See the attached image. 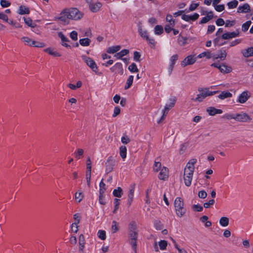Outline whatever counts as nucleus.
<instances>
[{
	"label": "nucleus",
	"instance_id": "1",
	"mask_svg": "<svg viewBox=\"0 0 253 253\" xmlns=\"http://www.w3.org/2000/svg\"><path fill=\"white\" fill-rule=\"evenodd\" d=\"M196 163V159H191L186 164L184 169L183 180L185 185L187 187L190 186L191 184L195 169V165Z\"/></svg>",
	"mask_w": 253,
	"mask_h": 253
},
{
	"label": "nucleus",
	"instance_id": "2",
	"mask_svg": "<svg viewBox=\"0 0 253 253\" xmlns=\"http://www.w3.org/2000/svg\"><path fill=\"white\" fill-rule=\"evenodd\" d=\"M137 238L138 230L136 224L135 222L131 221L128 225V240L135 253L137 252Z\"/></svg>",
	"mask_w": 253,
	"mask_h": 253
},
{
	"label": "nucleus",
	"instance_id": "3",
	"mask_svg": "<svg viewBox=\"0 0 253 253\" xmlns=\"http://www.w3.org/2000/svg\"><path fill=\"white\" fill-rule=\"evenodd\" d=\"M199 93L195 98H192L191 101L195 102H202L204 99L209 96H212L218 92L217 91H211L209 88H200L198 89Z\"/></svg>",
	"mask_w": 253,
	"mask_h": 253
},
{
	"label": "nucleus",
	"instance_id": "4",
	"mask_svg": "<svg viewBox=\"0 0 253 253\" xmlns=\"http://www.w3.org/2000/svg\"><path fill=\"white\" fill-rule=\"evenodd\" d=\"M174 208L176 215L179 217L183 216L186 210L184 207V202L182 199L177 197L174 201Z\"/></svg>",
	"mask_w": 253,
	"mask_h": 253
},
{
	"label": "nucleus",
	"instance_id": "5",
	"mask_svg": "<svg viewBox=\"0 0 253 253\" xmlns=\"http://www.w3.org/2000/svg\"><path fill=\"white\" fill-rule=\"evenodd\" d=\"M55 20L60 21L64 25H68L71 20L69 8L62 10L59 16L55 17Z\"/></svg>",
	"mask_w": 253,
	"mask_h": 253
},
{
	"label": "nucleus",
	"instance_id": "6",
	"mask_svg": "<svg viewBox=\"0 0 253 253\" xmlns=\"http://www.w3.org/2000/svg\"><path fill=\"white\" fill-rule=\"evenodd\" d=\"M81 58L86 65L94 72H98V67L95 62L90 57L85 55L81 56Z\"/></svg>",
	"mask_w": 253,
	"mask_h": 253
},
{
	"label": "nucleus",
	"instance_id": "7",
	"mask_svg": "<svg viewBox=\"0 0 253 253\" xmlns=\"http://www.w3.org/2000/svg\"><path fill=\"white\" fill-rule=\"evenodd\" d=\"M175 102L176 99L174 98H171L169 99V103L166 105L163 111V116H162L160 121L158 122L159 123L165 119L167 114L168 113L169 111L174 107Z\"/></svg>",
	"mask_w": 253,
	"mask_h": 253
},
{
	"label": "nucleus",
	"instance_id": "8",
	"mask_svg": "<svg viewBox=\"0 0 253 253\" xmlns=\"http://www.w3.org/2000/svg\"><path fill=\"white\" fill-rule=\"evenodd\" d=\"M71 20L78 21L81 20L84 15L83 12L75 8H69Z\"/></svg>",
	"mask_w": 253,
	"mask_h": 253
},
{
	"label": "nucleus",
	"instance_id": "9",
	"mask_svg": "<svg viewBox=\"0 0 253 253\" xmlns=\"http://www.w3.org/2000/svg\"><path fill=\"white\" fill-rule=\"evenodd\" d=\"M138 33L141 38L145 39L149 44L153 46H155V41L154 39L149 38L148 33L147 30L142 29V27H140L138 29Z\"/></svg>",
	"mask_w": 253,
	"mask_h": 253
},
{
	"label": "nucleus",
	"instance_id": "10",
	"mask_svg": "<svg viewBox=\"0 0 253 253\" xmlns=\"http://www.w3.org/2000/svg\"><path fill=\"white\" fill-rule=\"evenodd\" d=\"M197 57L194 55H190L186 57L181 62L182 67H185L194 64L196 61Z\"/></svg>",
	"mask_w": 253,
	"mask_h": 253
},
{
	"label": "nucleus",
	"instance_id": "11",
	"mask_svg": "<svg viewBox=\"0 0 253 253\" xmlns=\"http://www.w3.org/2000/svg\"><path fill=\"white\" fill-rule=\"evenodd\" d=\"M251 93L248 90L243 91L238 96V102L241 104L245 103L251 97Z\"/></svg>",
	"mask_w": 253,
	"mask_h": 253
},
{
	"label": "nucleus",
	"instance_id": "12",
	"mask_svg": "<svg viewBox=\"0 0 253 253\" xmlns=\"http://www.w3.org/2000/svg\"><path fill=\"white\" fill-rule=\"evenodd\" d=\"M110 70L112 73H117L120 75H123L124 73L123 65L120 62L116 63L113 67L110 68Z\"/></svg>",
	"mask_w": 253,
	"mask_h": 253
},
{
	"label": "nucleus",
	"instance_id": "13",
	"mask_svg": "<svg viewBox=\"0 0 253 253\" xmlns=\"http://www.w3.org/2000/svg\"><path fill=\"white\" fill-rule=\"evenodd\" d=\"M178 56L177 54L172 55L169 60V65L168 67V71L169 74H171L176 61L178 60Z\"/></svg>",
	"mask_w": 253,
	"mask_h": 253
},
{
	"label": "nucleus",
	"instance_id": "14",
	"mask_svg": "<svg viewBox=\"0 0 253 253\" xmlns=\"http://www.w3.org/2000/svg\"><path fill=\"white\" fill-rule=\"evenodd\" d=\"M169 176V170L165 167H163L160 170L159 175V178L161 180H166Z\"/></svg>",
	"mask_w": 253,
	"mask_h": 253
},
{
	"label": "nucleus",
	"instance_id": "15",
	"mask_svg": "<svg viewBox=\"0 0 253 253\" xmlns=\"http://www.w3.org/2000/svg\"><path fill=\"white\" fill-rule=\"evenodd\" d=\"M58 36L61 40V45L65 47L71 48V46L68 43L69 42V39L66 38L62 32H59Z\"/></svg>",
	"mask_w": 253,
	"mask_h": 253
},
{
	"label": "nucleus",
	"instance_id": "16",
	"mask_svg": "<svg viewBox=\"0 0 253 253\" xmlns=\"http://www.w3.org/2000/svg\"><path fill=\"white\" fill-rule=\"evenodd\" d=\"M207 112L210 116H214L216 114H220L222 113V110L221 109H216L213 107H209L206 109Z\"/></svg>",
	"mask_w": 253,
	"mask_h": 253
},
{
	"label": "nucleus",
	"instance_id": "17",
	"mask_svg": "<svg viewBox=\"0 0 253 253\" xmlns=\"http://www.w3.org/2000/svg\"><path fill=\"white\" fill-rule=\"evenodd\" d=\"M251 118L246 113L242 112L238 114V122L247 123L250 122Z\"/></svg>",
	"mask_w": 253,
	"mask_h": 253
},
{
	"label": "nucleus",
	"instance_id": "18",
	"mask_svg": "<svg viewBox=\"0 0 253 253\" xmlns=\"http://www.w3.org/2000/svg\"><path fill=\"white\" fill-rule=\"evenodd\" d=\"M251 11V6L247 3L238 6V13H247Z\"/></svg>",
	"mask_w": 253,
	"mask_h": 253
},
{
	"label": "nucleus",
	"instance_id": "19",
	"mask_svg": "<svg viewBox=\"0 0 253 253\" xmlns=\"http://www.w3.org/2000/svg\"><path fill=\"white\" fill-rule=\"evenodd\" d=\"M223 32V28H221L218 29L216 33V38L213 40L215 44L222 45V43H220V40H221V35Z\"/></svg>",
	"mask_w": 253,
	"mask_h": 253
},
{
	"label": "nucleus",
	"instance_id": "20",
	"mask_svg": "<svg viewBox=\"0 0 253 253\" xmlns=\"http://www.w3.org/2000/svg\"><path fill=\"white\" fill-rule=\"evenodd\" d=\"M199 17V15L197 13H195L193 15H183L182 16V18L183 20H185V21L189 22L191 20L192 21H195L197 20Z\"/></svg>",
	"mask_w": 253,
	"mask_h": 253
},
{
	"label": "nucleus",
	"instance_id": "21",
	"mask_svg": "<svg viewBox=\"0 0 253 253\" xmlns=\"http://www.w3.org/2000/svg\"><path fill=\"white\" fill-rule=\"evenodd\" d=\"M114 165H115L114 161L112 160L111 157H109L108 159V160L106 163V171L108 172H111L113 169V167H114Z\"/></svg>",
	"mask_w": 253,
	"mask_h": 253
},
{
	"label": "nucleus",
	"instance_id": "22",
	"mask_svg": "<svg viewBox=\"0 0 253 253\" xmlns=\"http://www.w3.org/2000/svg\"><path fill=\"white\" fill-rule=\"evenodd\" d=\"M226 53L224 50H220L217 54H213V60L220 59L223 60L225 59Z\"/></svg>",
	"mask_w": 253,
	"mask_h": 253
},
{
	"label": "nucleus",
	"instance_id": "23",
	"mask_svg": "<svg viewBox=\"0 0 253 253\" xmlns=\"http://www.w3.org/2000/svg\"><path fill=\"white\" fill-rule=\"evenodd\" d=\"M44 51L54 57H60L61 55L59 52L55 50L52 47L46 48L44 49Z\"/></svg>",
	"mask_w": 253,
	"mask_h": 253
},
{
	"label": "nucleus",
	"instance_id": "24",
	"mask_svg": "<svg viewBox=\"0 0 253 253\" xmlns=\"http://www.w3.org/2000/svg\"><path fill=\"white\" fill-rule=\"evenodd\" d=\"M101 6V3L97 2L90 4L89 5V8L92 12H96L99 10Z\"/></svg>",
	"mask_w": 253,
	"mask_h": 253
},
{
	"label": "nucleus",
	"instance_id": "25",
	"mask_svg": "<svg viewBox=\"0 0 253 253\" xmlns=\"http://www.w3.org/2000/svg\"><path fill=\"white\" fill-rule=\"evenodd\" d=\"M237 36L236 33L233 32H226L222 34L221 35V39L223 40H230L233 38L236 37Z\"/></svg>",
	"mask_w": 253,
	"mask_h": 253
},
{
	"label": "nucleus",
	"instance_id": "26",
	"mask_svg": "<svg viewBox=\"0 0 253 253\" xmlns=\"http://www.w3.org/2000/svg\"><path fill=\"white\" fill-rule=\"evenodd\" d=\"M205 57H206L207 59H213V54L211 53V51L209 50H207L205 52H203L199 54L197 56V57L199 58H202Z\"/></svg>",
	"mask_w": 253,
	"mask_h": 253
},
{
	"label": "nucleus",
	"instance_id": "27",
	"mask_svg": "<svg viewBox=\"0 0 253 253\" xmlns=\"http://www.w3.org/2000/svg\"><path fill=\"white\" fill-rule=\"evenodd\" d=\"M17 13L20 15L28 14L30 13L29 9L24 5L19 6Z\"/></svg>",
	"mask_w": 253,
	"mask_h": 253
},
{
	"label": "nucleus",
	"instance_id": "28",
	"mask_svg": "<svg viewBox=\"0 0 253 253\" xmlns=\"http://www.w3.org/2000/svg\"><path fill=\"white\" fill-rule=\"evenodd\" d=\"M134 185H131L130 187V189L128 194V202L129 203V205L131 204V202L133 200V196H134Z\"/></svg>",
	"mask_w": 253,
	"mask_h": 253
},
{
	"label": "nucleus",
	"instance_id": "29",
	"mask_svg": "<svg viewBox=\"0 0 253 253\" xmlns=\"http://www.w3.org/2000/svg\"><path fill=\"white\" fill-rule=\"evenodd\" d=\"M21 41L26 45L32 46L33 45L34 40L28 37H23L21 38Z\"/></svg>",
	"mask_w": 253,
	"mask_h": 253
},
{
	"label": "nucleus",
	"instance_id": "30",
	"mask_svg": "<svg viewBox=\"0 0 253 253\" xmlns=\"http://www.w3.org/2000/svg\"><path fill=\"white\" fill-rule=\"evenodd\" d=\"M229 220L227 217H221L219 220V224L222 227H227L229 224Z\"/></svg>",
	"mask_w": 253,
	"mask_h": 253
},
{
	"label": "nucleus",
	"instance_id": "31",
	"mask_svg": "<svg viewBox=\"0 0 253 253\" xmlns=\"http://www.w3.org/2000/svg\"><path fill=\"white\" fill-rule=\"evenodd\" d=\"M120 49L121 46L120 45L110 46L107 49V52L110 54L115 53L119 51Z\"/></svg>",
	"mask_w": 253,
	"mask_h": 253
},
{
	"label": "nucleus",
	"instance_id": "32",
	"mask_svg": "<svg viewBox=\"0 0 253 253\" xmlns=\"http://www.w3.org/2000/svg\"><path fill=\"white\" fill-rule=\"evenodd\" d=\"M79 244L80 250L83 251L85 245L84 237L83 234L80 235L79 238Z\"/></svg>",
	"mask_w": 253,
	"mask_h": 253
},
{
	"label": "nucleus",
	"instance_id": "33",
	"mask_svg": "<svg viewBox=\"0 0 253 253\" xmlns=\"http://www.w3.org/2000/svg\"><path fill=\"white\" fill-rule=\"evenodd\" d=\"M24 21L26 25L31 28H35L36 26V24L34 23L33 20L29 17H24Z\"/></svg>",
	"mask_w": 253,
	"mask_h": 253
},
{
	"label": "nucleus",
	"instance_id": "34",
	"mask_svg": "<svg viewBox=\"0 0 253 253\" xmlns=\"http://www.w3.org/2000/svg\"><path fill=\"white\" fill-rule=\"evenodd\" d=\"M129 53V50L128 49H123L121 50L120 52L117 53L115 54L114 56L116 57L117 59H121L123 56L126 55Z\"/></svg>",
	"mask_w": 253,
	"mask_h": 253
},
{
	"label": "nucleus",
	"instance_id": "35",
	"mask_svg": "<svg viewBox=\"0 0 253 253\" xmlns=\"http://www.w3.org/2000/svg\"><path fill=\"white\" fill-rule=\"evenodd\" d=\"M133 79H134L133 76L131 75V76H129V77L127 79L126 82V84L125 86V89H127L130 87V86H131V85L132 84V83L133 81Z\"/></svg>",
	"mask_w": 253,
	"mask_h": 253
},
{
	"label": "nucleus",
	"instance_id": "36",
	"mask_svg": "<svg viewBox=\"0 0 253 253\" xmlns=\"http://www.w3.org/2000/svg\"><path fill=\"white\" fill-rule=\"evenodd\" d=\"M126 148L125 146H121L120 147V155L122 159H125L126 157Z\"/></svg>",
	"mask_w": 253,
	"mask_h": 253
},
{
	"label": "nucleus",
	"instance_id": "37",
	"mask_svg": "<svg viewBox=\"0 0 253 253\" xmlns=\"http://www.w3.org/2000/svg\"><path fill=\"white\" fill-rule=\"evenodd\" d=\"M243 54L245 57H249L253 56V47H251L243 51Z\"/></svg>",
	"mask_w": 253,
	"mask_h": 253
},
{
	"label": "nucleus",
	"instance_id": "38",
	"mask_svg": "<svg viewBox=\"0 0 253 253\" xmlns=\"http://www.w3.org/2000/svg\"><path fill=\"white\" fill-rule=\"evenodd\" d=\"M232 94L229 92L222 91L219 95L218 98L220 99H224L227 98L231 97Z\"/></svg>",
	"mask_w": 253,
	"mask_h": 253
},
{
	"label": "nucleus",
	"instance_id": "39",
	"mask_svg": "<svg viewBox=\"0 0 253 253\" xmlns=\"http://www.w3.org/2000/svg\"><path fill=\"white\" fill-rule=\"evenodd\" d=\"M212 18V12H209V14L205 17H203L201 22V24L206 23L209 22Z\"/></svg>",
	"mask_w": 253,
	"mask_h": 253
},
{
	"label": "nucleus",
	"instance_id": "40",
	"mask_svg": "<svg viewBox=\"0 0 253 253\" xmlns=\"http://www.w3.org/2000/svg\"><path fill=\"white\" fill-rule=\"evenodd\" d=\"M75 200L78 202L80 203L84 198V194L81 191L77 192L75 194Z\"/></svg>",
	"mask_w": 253,
	"mask_h": 253
},
{
	"label": "nucleus",
	"instance_id": "41",
	"mask_svg": "<svg viewBox=\"0 0 253 253\" xmlns=\"http://www.w3.org/2000/svg\"><path fill=\"white\" fill-rule=\"evenodd\" d=\"M113 194L116 197H121L123 195V190L122 188L119 187H118L117 189L114 190Z\"/></svg>",
	"mask_w": 253,
	"mask_h": 253
},
{
	"label": "nucleus",
	"instance_id": "42",
	"mask_svg": "<svg viewBox=\"0 0 253 253\" xmlns=\"http://www.w3.org/2000/svg\"><path fill=\"white\" fill-rule=\"evenodd\" d=\"M91 41L88 38L80 39L79 42L80 44L84 46H87L90 44Z\"/></svg>",
	"mask_w": 253,
	"mask_h": 253
},
{
	"label": "nucleus",
	"instance_id": "43",
	"mask_svg": "<svg viewBox=\"0 0 253 253\" xmlns=\"http://www.w3.org/2000/svg\"><path fill=\"white\" fill-rule=\"evenodd\" d=\"M166 21L169 23L168 24L170 25L172 27H174L175 25V21L173 19V17L170 14H167L166 16Z\"/></svg>",
	"mask_w": 253,
	"mask_h": 253
},
{
	"label": "nucleus",
	"instance_id": "44",
	"mask_svg": "<svg viewBox=\"0 0 253 253\" xmlns=\"http://www.w3.org/2000/svg\"><path fill=\"white\" fill-rule=\"evenodd\" d=\"M158 245L160 250L163 251L166 249L168 246V242L166 240H161L159 242Z\"/></svg>",
	"mask_w": 253,
	"mask_h": 253
},
{
	"label": "nucleus",
	"instance_id": "45",
	"mask_svg": "<svg viewBox=\"0 0 253 253\" xmlns=\"http://www.w3.org/2000/svg\"><path fill=\"white\" fill-rule=\"evenodd\" d=\"M119 231V225L118 223L116 221H113L112 222V224L111 226V232L113 233H115Z\"/></svg>",
	"mask_w": 253,
	"mask_h": 253
},
{
	"label": "nucleus",
	"instance_id": "46",
	"mask_svg": "<svg viewBox=\"0 0 253 253\" xmlns=\"http://www.w3.org/2000/svg\"><path fill=\"white\" fill-rule=\"evenodd\" d=\"M220 67V69H219L220 71L223 73H227L230 72L231 71V69L230 67H227V66H226L224 64L221 65V67Z\"/></svg>",
	"mask_w": 253,
	"mask_h": 253
},
{
	"label": "nucleus",
	"instance_id": "47",
	"mask_svg": "<svg viewBox=\"0 0 253 253\" xmlns=\"http://www.w3.org/2000/svg\"><path fill=\"white\" fill-rule=\"evenodd\" d=\"M106 190V185L102 180L99 183V194H104Z\"/></svg>",
	"mask_w": 253,
	"mask_h": 253
},
{
	"label": "nucleus",
	"instance_id": "48",
	"mask_svg": "<svg viewBox=\"0 0 253 253\" xmlns=\"http://www.w3.org/2000/svg\"><path fill=\"white\" fill-rule=\"evenodd\" d=\"M154 31L156 35H161L163 33V28L161 25H157L154 28Z\"/></svg>",
	"mask_w": 253,
	"mask_h": 253
},
{
	"label": "nucleus",
	"instance_id": "49",
	"mask_svg": "<svg viewBox=\"0 0 253 253\" xmlns=\"http://www.w3.org/2000/svg\"><path fill=\"white\" fill-rule=\"evenodd\" d=\"M97 235L99 238L102 240H105L106 239V232L104 230H99L98 231Z\"/></svg>",
	"mask_w": 253,
	"mask_h": 253
},
{
	"label": "nucleus",
	"instance_id": "50",
	"mask_svg": "<svg viewBox=\"0 0 253 253\" xmlns=\"http://www.w3.org/2000/svg\"><path fill=\"white\" fill-rule=\"evenodd\" d=\"M84 153V151L83 149H78L75 152L74 154L76 158L79 159L83 155Z\"/></svg>",
	"mask_w": 253,
	"mask_h": 253
},
{
	"label": "nucleus",
	"instance_id": "51",
	"mask_svg": "<svg viewBox=\"0 0 253 253\" xmlns=\"http://www.w3.org/2000/svg\"><path fill=\"white\" fill-rule=\"evenodd\" d=\"M251 23H252V22L251 21H247L244 24H243L242 26V30L243 32L247 31L249 29Z\"/></svg>",
	"mask_w": 253,
	"mask_h": 253
},
{
	"label": "nucleus",
	"instance_id": "52",
	"mask_svg": "<svg viewBox=\"0 0 253 253\" xmlns=\"http://www.w3.org/2000/svg\"><path fill=\"white\" fill-rule=\"evenodd\" d=\"M45 43L42 42H40L34 40L33 45L32 46L36 47H44L45 46Z\"/></svg>",
	"mask_w": 253,
	"mask_h": 253
},
{
	"label": "nucleus",
	"instance_id": "53",
	"mask_svg": "<svg viewBox=\"0 0 253 253\" xmlns=\"http://www.w3.org/2000/svg\"><path fill=\"white\" fill-rule=\"evenodd\" d=\"M128 70L131 72H137L138 71L136 65L134 63L129 66Z\"/></svg>",
	"mask_w": 253,
	"mask_h": 253
},
{
	"label": "nucleus",
	"instance_id": "54",
	"mask_svg": "<svg viewBox=\"0 0 253 253\" xmlns=\"http://www.w3.org/2000/svg\"><path fill=\"white\" fill-rule=\"evenodd\" d=\"M227 6L229 9H232L236 7L237 6V1L236 0L229 2L227 3Z\"/></svg>",
	"mask_w": 253,
	"mask_h": 253
},
{
	"label": "nucleus",
	"instance_id": "55",
	"mask_svg": "<svg viewBox=\"0 0 253 253\" xmlns=\"http://www.w3.org/2000/svg\"><path fill=\"white\" fill-rule=\"evenodd\" d=\"M121 141L123 144H127L130 142V139L126 135H124L121 138Z\"/></svg>",
	"mask_w": 253,
	"mask_h": 253
},
{
	"label": "nucleus",
	"instance_id": "56",
	"mask_svg": "<svg viewBox=\"0 0 253 253\" xmlns=\"http://www.w3.org/2000/svg\"><path fill=\"white\" fill-rule=\"evenodd\" d=\"M161 169V163L160 162H155L153 167L154 170L157 172L160 170Z\"/></svg>",
	"mask_w": 253,
	"mask_h": 253
},
{
	"label": "nucleus",
	"instance_id": "57",
	"mask_svg": "<svg viewBox=\"0 0 253 253\" xmlns=\"http://www.w3.org/2000/svg\"><path fill=\"white\" fill-rule=\"evenodd\" d=\"M187 39L183 37H179L178 39V43L182 46L184 45L186 43Z\"/></svg>",
	"mask_w": 253,
	"mask_h": 253
},
{
	"label": "nucleus",
	"instance_id": "58",
	"mask_svg": "<svg viewBox=\"0 0 253 253\" xmlns=\"http://www.w3.org/2000/svg\"><path fill=\"white\" fill-rule=\"evenodd\" d=\"M236 23V20H226L225 21V27H231L233 26L234 25H235Z\"/></svg>",
	"mask_w": 253,
	"mask_h": 253
},
{
	"label": "nucleus",
	"instance_id": "59",
	"mask_svg": "<svg viewBox=\"0 0 253 253\" xmlns=\"http://www.w3.org/2000/svg\"><path fill=\"white\" fill-rule=\"evenodd\" d=\"M0 4L2 7H7L10 5V2L6 0H1Z\"/></svg>",
	"mask_w": 253,
	"mask_h": 253
},
{
	"label": "nucleus",
	"instance_id": "60",
	"mask_svg": "<svg viewBox=\"0 0 253 253\" xmlns=\"http://www.w3.org/2000/svg\"><path fill=\"white\" fill-rule=\"evenodd\" d=\"M70 37L73 41H77L78 40V33L76 31H73L70 34Z\"/></svg>",
	"mask_w": 253,
	"mask_h": 253
},
{
	"label": "nucleus",
	"instance_id": "61",
	"mask_svg": "<svg viewBox=\"0 0 253 253\" xmlns=\"http://www.w3.org/2000/svg\"><path fill=\"white\" fill-rule=\"evenodd\" d=\"M237 117V115L231 114H225L224 116V118L227 120L236 119Z\"/></svg>",
	"mask_w": 253,
	"mask_h": 253
},
{
	"label": "nucleus",
	"instance_id": "62",
	"mask_svg": "<svg viewBox=\"0 0 253 253\" xmlns=\"http://www.w3.org/2000/svg\"><path fill=\"white\" fill-rule=\"evenodd\" d=\"M198 196L200 198L205 199L207 196V193L204 190H201L199 192Z\"/></svg>",
	"mask_w": 253,
	"mask_h": 253
},
{
	"label": "nucleus",
	"instance_id": "63",
	"mask_svg": "<svg viewBox=\"0 0 253 253\" xmlns=\"http://www.w3.org/2000/svg\"><path fill=\"white\" fill-rule=\"evenodd\" d=\"M192 209L193 210L197 211H202L203 210V208L199 205H194L192 206Z\"/></svg>",
	"mask_w": 253,
	"mask_h": 253
},
{
	"label": "nucleus",
	"instance_id": "64",
	"mask_svg": "<svg viewBox=\"0 0 253 253\" xmlns=\"http://www.w3.org/2000/svg\"><path fill=\"white\" fill-rule=\"evenodd\" d=\"M215 9L218 12H221L224 9V5L223 4L215 5L213 6Z\"/></svg>",
	"mask_w": 253,
	"mask_h": 253
}]
</instances>
